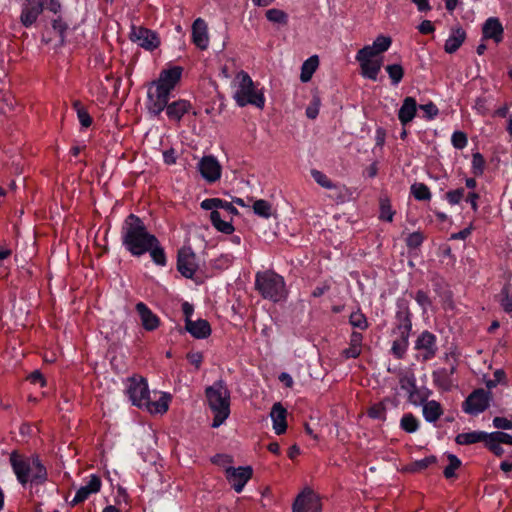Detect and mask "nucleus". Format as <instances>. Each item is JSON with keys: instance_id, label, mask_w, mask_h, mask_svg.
Returning <instances> with one entry per match:
<instances>
[{"instance_id": "f257e3e1", "label": "nucleus", "mask_w": 512, "mask_h": 512, "mask_svg": "<svg viewBox=\"0 0 512 512\" xmlns=\"http://www.w3.org/2000/svg\"><path fill=\"white\" fill-rule=\"evenodd\" d=\"M182 71L180 66L163 70L158 79L150 83L147 92V108L151 114L159 116L166 109L170 120L180 122L182 117L190 111L192 106L187 100L180 99L168 103L172 91L181 79Z\"/></svg>"}, {"instance_id": "f03ea898", "label": "nucleus", "mask_w": 512, "mask_h": 512, "mask_svg": "<svg viewBox=\"0 0 512 512\" xmlns=\"http://www.w3.org/2000/svg\"><path fill=\"white\" fill-rule=\"evenodd\" d=\"M123 230V244L135 256L145 254L158 243V239L148 233L143 221L134 214L127 217Z\"/></svg>"}, {"instance_id": "7ed1b4c3", "label": "nucleus", "mask_w": 512, "mask_h": 512, "mask_svg": "<svg viewBox=\"0 0 512 512\" xmlns=\"http://www.w3.org/2000/svg\"><path fill=\"white\" fill-rule=\"evenodd\" d=\"M9 460L17 480L22 485L29 481L36 484L46 481L47 471L38 457L30 458L14 450L11 452Z\"/></svg>"}, {"instance_id": "20e7f679", "label": "nucleus", "mask_w": 512, "mask_h": 512, "mask_svg": "<svg viewBox=\"0 0 512 512\" xmlns=\"http://www.w3.org/2000/svg\"><path fill=\"white\" fill-rule=\"evenodd\" d=\"M205 396L209 408L214 414L212 427L217 428L230 415V391L223 380H218L213 385L206 387Z\"/></svg>"}, {"instance_id": "39448f33", "label": "nucleus", "mask_w": 512, "mask_h": 512, "mask_svg": "<svg viewBox=\"0 0 512 512\" xmlns=\"http://www.w3.org/2000/svg\"><path fill=\"white\" fill-rule=\"evenodd\" d=\"M255 287L265 299L274 302L285 296V282L283 277L273 271L258 272L255 279Z\"/></svg>"}, {"instance_id": "423d86ee", "label": "nucleus", "mask_w": 512, "mask_h": 512, "mask_svg": "<svg viewBox=\"0 0 512 512\" xmlns=\"http://www.w3.org/2000/svg\"><path fill=\"white\" fill-rule=\"evenodd\" d=\"M236 79L238 80V89L235 92L234 99L240 107L248 104L254 105L257 108L263 109L265 105V98L262 92L255 89L254 82L245 71H240Z\"/></svg>"}, {"instance_id": "0eeeda50", "label": "nucleus", "mask_w": 512, "mask_h": 512, "mask_svg": "<svg viewBox=\"0 0 512 512\" xmlns=\"http://www.w3.org/2000/svg\"><path fill=\"white\" fill-rule=\"evenodd\" d=\"M127 394L133 405L143 408V401L149 395L146 379L137 375L128 378Z\"/></svg>"}, {"instance_id": "6e6552de", "label": "nucleus", "mask_w": 512, "mask_h": 512, "mask_svg": "<svg viewBox=\"0 0 512 512\" xmlns=\"http://www.w3.org/2000/svg\"><path fill=\"white\" fill-rule=\"evenodd\" d=\"M197 269L196 255L191 247H182L178 251L177 270L185 278L192 279Z\"/></svg>"}, {"instance_id": "1a4fd4ad", "label": "nucleus", "mask_w": 512, "mask_h": 512, "mask_svg": "<svg viewBox=\"0 0 512 512\" xmlns=\"http://www.w3.org/2000/svg\"><path fill=\"white\" fill-rule=\"evenodd\" d=\"M253 469L251 466L245 467H227L225 469V476L231 487L237 492L240 493L245 484L252 478Z\"/></svg>"}, {"instance_id": "9d476101", "label": "nucleus", "mask_w": 512, "mask_h": 512, "mask_svg": "<svg viewBox=\"0 0 512 512\" xmlns=\"http://www.w3.org/2000/svg\"><path fill=\"white\" fill-rule=\"evenodd\" d=\"M372 57L374 56L370 48L363 47L357 52L356 60L360 63L362 75L371 80H376L381 69V62L371 60Z\"/></svg>"}, {"instance_id": "9b49d317", "label": "nucleus", "mask_w": 512, "mask_h": 512, "mask_svg": "<svg viewBox=\"0 0 512 512\" xmlns=\"http://www.w3.org/2000/svg\"><path fill=\"white\" fill-rule=\"evenodd\" d=\"M130 39L133 42H137L141 47L146 50H154L160 45V40L157 34L142 26H132Z\"/></svg>"}, {"instance_id": "f8f14e48", "label": "nucleus", "mask_w": 512, "mask_h": 512, "mask_svg": "<svg viewBox=\"0 0 512 512\" xmlns=\"http://www.w3.org/2000/svg\"><path fill=\"white\" fill-rule=\"evenodd\" d=\"M489 406L488 393L480 388L474 390L463 402V410L468 414H479Z\"/></svg>"}, {"instance_id": "ddd939ff", "label": "nucleus", "mask_w": 512, "mask_h": 512, "mask_svg": "<svg viewBox=\"0 0 512 512\" xmlns=\"http://www.w3.org/2000/svg\"><path fill=\"white\" fill-rule=\"evenodd\" d=\"M321 503L313 490L305 489L294 501L293 512H320Z\"/></svg>"}, {"instance_id": "4468645a", "label": "nucleus", "mask_w": 512, "mask_h": 512, "mask_svg": "<svg viewBox=\"0 0 512 512\" xmlns=\"http://www.w3.org/2000/svg\"><path fill=\"white\" fill-rule=\"evenodd\" d=\"M198 170L208 183H214L220 179L222 167L214 156L207 155L199 161Z\"/></svg>"}, {"instance_id": "2eb2a0df", "label": "nucleus", "mask_w": 512, "mask_h": 512, "mask_svg": "<svg viewBox=\"0 0 512 512\" xmlns=\"http://www.w3.org/2000/svg\"><path fill=\"white\" fill-rule=\"evenodd\" d=\"M415 349L423 351V361L432 359L437 352L436 337L429 331L422 332L415 343Z\"/></svg>"}, {"instance_id": "dca6fc26", "label": "nucleus", "mask_w": 512, "mask_h": 512, "mask_svg": "<svg viewBox=\"0 0 512 512\" xmlns=\"http://www.w3.org/2000/svg\"><path fill=\"white\" fill-rule=\"evenodd\" d=\"M43 12V0H26L22 7L20 22L25 27L34 24Z\"/></svg>"}, {"instance_id": "f3484780", "label": "nucleus", "mask_w": 512, "mask_h": 512, "mask_svg": "<svg viewBox=\"0 0 512 512\" xmlns=\"http://www.w3.org/2000/svg\"><path fill=\"white\" fill-rule=\"evenodd\" d=\"M135 308L139 314L142 326L145 330L154 331L159 327L160 319L148 308L145 303L139 302L136 304Z\"/></svg>"}, {"instance_id": "a211bd4d", "label": "nucleus", "mask_w": 512, "mask_h": 512, "mask_svg": "<svg viewBox=\"0 0 512 512\" xmlns=\"http://www.w3.org/2000/svg\"><path fill=\"white\" fill-rule=\"evenodd\" d=\"M100 488L101 479L96 475H92L90 477L89 482L85 486H82L77 490L76 495L71 501V505L76 506L84 502L90 496V494L97 493L100 490Z\"/></svg>"}, {"instance_id": "6ab92c4d", "label": "nucleus", "mask_w": 512, "mask_h": 512, "mask_svg": "<svg viewBox=\"0 0 512 512\" xmlns=\"http://www.w3.org/2000/svg\"><path fill=\"white\" fill-rule=\"evenodd\" d=\"M185 329L197 339H205L211 335V326L207 320L192 321L185 319Z\"/></svg>"}, {"instance_id": "aec40b11", "label": "nucleus", "mask_w": 512, "mask_h": 512, "mask_svg": "<svg viewBox=\"0 0 512 512\" xmlns=\"http://www.w3.org/2000/svg\"><path fill=\"white\" fill-rule=\"evenodd\" d=\"M192 38L193 43L200 48L201 50H205L208 46V34H207V25L205 21L201 18H198L194 21L192 25Z\"/></svg>"}, {"instance_id": "412c9836", "label": "nucleus", "mask_w": 512, "mask_h": 512, "mask_svg": "<svg viewBox=\"0 0 512 512\" xmlns=\"http://www.w3.org/2000/svg\"><path fill=\"white\" fill-rule=\"evenodd\" d=\"M270 416L273 420V428L277 435L285 433L287 429V410L282 406L280 402L275 403L272 406Z\"/></svg>"}, {"instance_id": "4be33fe9", "label": "nucleus", "mask_w": 512, "mask_h": 512, "mask_svg": "<svg viewBox=\"0 0 512 512\" xmlns=\"http://www.w3.org/2000/svg\"><path fill=\"white\" fill-rule=\"evenodd\" d=\"M485 39H493L499 43L503 39V27L498 18L491 17L486 20L482 28Z\"/></svg>"}, {"instance_id": "5701e85b", "label": "nucleus", "mask_w": 512, "mask_h": 512, "mask_svg": "<svg viewBox=\"0 0 512 512\" xmlns=\"http://www.w3.org/2000/svg\"><path fill=\"white\" fill-rule=\"evenodd\" d=\"M455 371V365H452L450 369L441 368L434 371L432 374L434 384L444 391L450 390L452 387L451 376L454 374Z\"/></svg>"}, {"instance_id": "b1692460", "label": "nucleus", "mask_w": 512, "mask_h": 512, "mask_svg": "<svg viewBox=\"0 0 512 512\" xmlns=\"http://www.w3.org/2000/svg\"><path fill=\"white\" fill-rule=\"evenodd\" d=\"M417 112V103L413 97H406L398 111V118L403 126L410 123Z\"/></svg>"}, {"instance_id": "393cba45", "label": "nucleus", "mask_w": 512, "mask_h": 512, "mask_svg": "<svg viewBox=\"0 0 512 512\" xmlns=\"http://www.w3.org/2000/svg\"><path fill=\"white\" fill-rule=\"evenodd\" d=\"M466 39V32L460 26L452 29V34L446 40L444 50L446 53L452 54L456 52Z\"/></svg>"}, {"instance_id": "a878e982", "label": "nucleus", "mask_w": 512, "mask_h": 512, "mask_svg": "<svg viewBox=\"0 0 512 512\" xmlns=\"http://www.w3.org/2000/svg\"><path fill=\"white\" fill-rule=\"evenodd\" d=\"M201 208L204 210H217L224 209L229 214L237 215L238 210L233 206L232 203L224 201L220 198H208L201 202Z\"/></svg>"}, {"instance_id": "bb28decb", "label": "nucleus", "mask_w": 512, "mask_h": 512, "mask_svg": "<svg viewBox=\"0 0 512 512\" xmlns=\"http://www.w3.org/2000/svg\"><path fill=\"white\" fill-rule=\"evenodd\" d=\"M363 335L360 332H352L350 336L349 347L342 351L345 358H357L362 351Z\"/></svg>"}, {"instance_id": "cd10ccee", "label": "nucleus", "mask_w": 512, "mask_h": 512, "mask_svg": "<svg viewBox=\"0 0 512 512\" xmlns=\"http://www.w3.org/2000/svg\"><path fill=\"white\" fill-rule=\"evenodd\" d=\"M488 433L483 431H473L467 433H460L456 436L455 442L459 445H470L478 442H484L487 439Z\"/></svg>"}, {"instance_id": "c85d7f7f", "label": "nucleus", "mask_w": 512, "mask_h": 512, "mask_svg": "<svg viewBox=\"0 0 512 512\" xmlns=\"http://www.w3.org/2000/svg\"><path fill=\"white\" fill-rule=\"evenodd\" d=\"M396 319L398 321L397 328L400 334H410L412 328L411 314L407 306L401 308L396 313Z\"/></svg>"}, {"instance_id": "c756f323", "label": "nucleus", "mask_w": 512, "mask_h": 512, "mask_svg": "<svg viewBox=\"0 0 512 512\" xmlns=\"http://www.w3.org/2000/svg\"><path fill=\"white\" fill-rule=\"evenodd\" d=\"M318 66L319 57L317 55H313L305 60L301 67L300 80L304 83L310 81Z\"/></svg>"}, {"instance_id": "7c9ffc66", "label": "nucleus", "mask_w": 512, "mask_h": 512, "mask_svg": "<svg viewBox=\"0 0 512 512\" xmlns=\"http://www.w3.org/2000/svg\"><path fill=\"white\" fill-rule=\"evenodd\" d=\"M442 407L435 400L428 401L423 406V415L428 422H435L442 415Z\"/></svg>"}, {"instance_id": "2f4dec72", "label": "nucleus", "mask_w": 512, "mask_h": 512, "mask_svg": "<svg viewBox=\"0 0 512 512\" xmlns=\"http://www.w3.org/2000/svg\"><path fill=\"white\" fill-rule=\"evenodd\" d=\"M210 221L219 232L225 234H232L234 232V227L231 222L223 220L217 210L211 211Z\"/></svg>"}, {"instance_id": "473e14b6", "label": "nucleus", "mask_w": 512, "mask_h": 512, "mask_svg": "<svg viewBox=\"0 0 512 512\" xmlns=\"http://www.w3.org/2000/svg\"><path fill=\"white\" fill-rule=\"evenodd\" d=\"M143 402H145L143 403V407H145L152 414H163L168 410V401L165 396H162L157 401H151L148 395Z\"/></svg>"}, {"instance_id": "72a5a7b5", "label": "nucleus", "mask_w": 512, "mask_h": 512, "mask_svg": "<svg viewBox=\"0 0 512 512\" xmlns=\"http://www.w3.org/2000/svg\"><path fill=\"white\" fill-rule=\"evenodd\" d=\"M379 208L381 220L392 222L395 211L392 209L391 201L387 195H382L379 199Z\"/></svg>"}, {"instance_id": "f704fd0d", "label": "nucleus", "mask_w": 512, "mask_h": 512, "mask_svg": "<svg viewBox=\"0 0 512 512\" xmlns=\"http://www.w3.org/2000/svg\"><path fill=\"white\" fill-rule=\"evenodd\" d=\"M392 43V40L388 36L379 35L373 42V45H367L366 47L370 48V51L373 53V56H377L385 51H387Z\"/></svg>"}, {"instance_id": "c9c22d12", "label": "nucleus", "mask_w": 512, "mask_h": 512, "mask_svg": "<svg viewBox=\"0 0 512 512\" xmlns=\"http://www.w3.org/2000/svg\"><path fill=\"white\" fill-rule=\"evenodd\" d=\"M72 106L75 109L79 122L84 128L91 126L93 120L80 100H74Z\"/></svg>"}, {"instance_id": "e433bc0d", "label": "nucleus", "mask_w": 512, "mask_h": 512, "mask_svg": "<svg viewBox=\"0 0 512 512\" xmlns=\"http://www.w3.org/2000/svg\"><path fill=\"white\" fill-rule=\"evenodd\" d=\"M408 334H400V337L394 340L392 345V353L397 359H402L408 347Z\"/></svg>"}, {"instance_id": "4c0bfd02", "label": "nucleus", "mask_w": 512, "mask_h": 512, "mask_svg": "<svg viewBox=\"0 0 512 512\" xmlns=\"http://www.w3.org/2000/svg\"><path fill=\"white\" fill-rule=\"evenodd\" d=\"M253 211L260 217L269 218L272 215V205L264 199L256 200L253 203Z\"/></svg>"}, {"instance_id": "58836bf2", "label": "nucleus", "mask_w": 512, "mask_h": 512, "mask_svg": "<svg viewBox=\"0 0 512 512\" xmlns=\"http://www.w3.org/2000/svg\"><path fill=\"white\" fill-rule=\"evenodd\" d=\"M411 194L420 201L430 200L431 193L429 188L423 183H415L411 186Z\"/></svg>"}, {"instance_id": "ea45409f", "label": "nucleus", "mask_w": 512, "mask_h": 512, "mask_svg": "<svg viewBox=\"0 0 512 512\" xmlns=\"http://www.w3.org/2000/svg\"><path fill=\"white\" fill-rule=\"evenodd\" d=\"M437 458L434 455L425 457L424 459L417 460L410 464V466L407 468L410 472H420L428 468L430 465L436 463Z\"/></svg>"}, {"instance_id": "a19ab883", "label": "nucleus", "mask_w": 512, "mask_h": 512, "mask_svg": "<svg viewBox=\"0 0 512 512\" xmlns=\"http://www.w3.org/2000/svg\"><path fill=\"white\" fill-rule=\"evenodd\" d=\"M400 426L404 431L413 433L418 429L419 423L413 414L408 413L402 417Z\"/></svg>"}, {"instance_id": "79ce46f5", "label": "nucleus", "mask_w": 512, "mask_h": 512, "mask_svg": "<svg viewBox=\"0 0 512 512\" xmlns=\"http://www.w3.org/2000/svg\"><path fill=\"white\" fill-rule=\"evenodd\" d=\"M385 69L394 85H397L402 80L404 69L400 64L387 65Z\"/></svg>"}, {"instance_id": "37998d69", "label": "nucleus", "mask_w": 512, "mask_h": 512, "mask_svg": "<svg viewBox=\"0 0 512 512\" xmlns=\"http://www.w3.org/2000/svg\"><path fill=\"white\" fill-rule=\"evenodd\" d=\"M367 415L370 418L384 421L386 419V407L384 401L372 405L367 410Z\"/></svg>"}, {"instance_id": "c03bdc74", "label": "nucleus", "mask_w": 512, "mask_h": 512, "mask_svg": "<svg viewBox=\"0 0 512 512\" xmlns=\"http://www.w3.org/2000/svg\"><path fill=\"white\" fill-rule=\"evenodd\" d=\"M486 161L483 155L479 152L472 155V172L475 176H480L484 173Z\"/></svg>"}, {"instance_id": "a18cd8bd", "label": "nucleus", "mask_w": 512, "mask_h": 512, "mask_svg": "<svg viewBox=\"0 0 512 512\" xmlns=\"http://www.w3.org/2000/svg\"><path fill=\"white\" fill-rule=\"evenodd\" d=\"M449 465L445 467L443 474L447 479L455 476V470L461 466V461L453 454L448 455Z\"/></svg>"}, {"instance_id": "49530a36", "label": "nucleus", "mask_w": 512, "mask_h": 512, "mask_svg": "<svg viewBox=\"0 0 512 512\" xmlns=\"http://www.w3.org/2000/svg\"><path fill=\"white\" fill-rule=\"evenodd\" d=\"M311 175L313 179L323 188L333 189L336 188V185L321 171L313 169L311 171Z\"/></svg>"}, {"instance_id": "de8ad7c7", "label": "nucleus", "mask_w": 512, "mask_h": 512, "mask_svg": "<svg viewBox=\"0 0 512 512\" xmlns=\"http://www.w3.org/2000/svg\"><path fill=\"white\" fill-rule=\"evenodd\" d=\"M52 28L58 33L60 45L65 43V33L68 29V24L59 16L52 21Z\"/></svg>"}, {"instance_id": "09e8293b", "label": "nucleus", "mask_w": 512, "mask_h": 512, "mask_svg": "<svg viewBox=\"0 0 512 512\" xmlns=\"http://www.w3.org/2000/svg\"><path fill=\"white\" fill-rule=\"evenodd\" d=\"M266 18L270 22L286 24L287 23V14L280 9H269L266 11Z\"/></svg>"}, {"instance_id": "8fccbe9b", "label": "nucleus", "mask_w": 512, "mask_h": 512, "mask_svg": "<svg viewBox=\"0 0 512 512\" xmlns=\"http://www.w3.org/2000/svg\"><path fill=\"white\" fill-rule=\"evenodd\" d=\"M153 259V261L157 265L164 266L166 264V256L164 249L160 247L159 242L152 246V248L148 251Z\"/></svg>"}, {"instance_id": "3c124183", "label": "nucleus", "mask_w": 512, "mask_h": 512, "mask_svg": "<svg viewBox=\"0 0 512 512\" xmlns=\"http://www.w3.org/2000/svg\"><path fill=\"white\" fill-rule=\"evenodd\" d=\"M349 322L353 327H357L362 330H365L368 327L367 319L360 311L351 313Z\"/></svg>"}, {"instance_id": "603ef678", "label": "nucleus", "mask_w": 512, "mask_h": 512, "mask_svg": "<svg viewBox=\"0 0 512 512\" xmlns=\"http://www.w3.org/2000/svg\"><path fill=\"white\" fill-rule=\"evenodd\" d=\"M464 194H465V189L461 187V188H457L455 190H450V191L446 192L445 197L451 205H456V204L460 203V201L463 199Z\"/></svg>"}, {"instance_id": "864d4df0", "label": "nucleus", "mask_w": 512, "mask_h": 512, "mask_svg": "<svg viewBox=\"0 0 512 512\" xmlns=\"http://www.w3.org/2000/svg\"><path fill=\"white\" fill-rule=\"evenodd\" d=\"M486 448L491 451L495 456L501 457L504 454V449L501 447L499 442L492 440V436L488 433L487 439L485 440Z\"/></svg>"}, {"instance_id": "5fc2aeb1", "label": "nucleus", "mask_w": 512, "mask_h": 512, "mask_svg": "<svg viewBox=\"0 0 512 512\" xmlns=\"http://www.w3.org/2000/svg\"><path fill=\"white\" fill-rule=\"evenodd\" d=\"M400 387L407 391L408 393H410V397H412L413 393L416 391V385H415V380L413 377H409V376H403L400 378Z\"/></svg>"}, {"instance_id": "6e6d98bb", "label": "nucleus", "mask_w": 512, "mask_h": 512, "mask_svg": "<svg viewBox=\"0 0 512 512\" xmlns=\"http://www.w3.org/2000/svg\"><path fill=\"white\" fill-rule=\"evenodd\" d=\"M451 140L456 149H463L467 145V136L461 131H455Z\"/></svg>"}, {"instance_id": "4d7b16f0", "label": "nucleus", "mask_w": 512, "mask_h": 512, "mask_svg": "<svg viewBox=\"0 0 512 512\" xmlns=\"http://www.w3.org/2000/svg\"><path fill=\"white\" fill-rule=\"evenodd\" d=\"M419 108L424 112V117L428 120L434 119L439 113L437 106L433 102L420 105Z\"/></svg>"}, {"instance_id": "13d9d810", "label": "nucleus", "mask_w": 512, "mask_h": 512, "mask_svg": "<svg viewBox=\"0 0 512 512\" xmlns=\"http://www.w3.org/2000/svg\"><path fill=\"white\" fill-rule=\"evenodd\" d=\"M423 239L424 237L420 232H413L407 237L406 244L409 248H417L422 244Z\"/></svg>"}, {"instance_id": "bf43d9fd", "label": "nucleus", "mask_w": 512, "mask_h": 512, "mask_svg": "<svg viewBox=\"0 0 512 512\" xmlns=\"http://www.w3.org/2000/svg\"><path fill=\"white\" fill-rule=\"evenodd\" d=\"M492 436V440L499 442L500 444L512 445V436L501 431L489 433Z\"/></svg>"}, {"instance_id": "052dcab7", "label": "nucleus", "mask_w": 512, "mask_h": 512, "mask_svg": "<svg viewBox=\"0 0 512 512\" xmlns=\"http://www.w3.org/2000/svg\"><path fill=\"white\" fill-rule=\"evenodd\" d=\"M320 99L314 97L311 104L306 109V115L310 119H315L319 113Z\"/></svg>"}, {"instance_id": "680f3d73", "label": "nucleus", "mask_w": 512, "mask_h": 512, "mask_svg": "<svg viewBox=\"0 0 512 512\" xmlns=\"http://www.w3.org/2000/svg\"><path fill=\"white\" fill-rule=\"evenodd\" d=\"M501 293L503 295L501 305L504 311L507 313L512 312V297L509 295V289L507 287H504Z\"/></svg>"}, {"instance_id": "e2e57ef3", "label": "nucleus", "mask_w": 512, "mask_h": 512, "mask_svg": "<svg viewBox=\"0 0 512 512\" xmlns=\"http://www.w3.org/2000/svg\"><path fill=\"white\" fill-rule=\"evenodd\" d=\"M493 425L497 429L510 430L512 429V421L505 417H495L493 419Z\"/></svg>"}, {"instance_id": "0e129e2a", "label": "nucleus", "mask_w": 512, "mask_h": 512, "mask_svg": "<svg viewBox=\"0 0 512 512\" xmlns=\"http://www.w3.org/2000/svg\"><path fill=\"white\" fill-rule=\"evenodd\" d=\"M61 3L59 0H43V10L47 9L54 14H58L61 11Z\"/></svg>"}, {"instance_id": "69168bd1", "label": "nucleus", "mask_w": 512, "mask_h": 512, "mask_svg": "<svg viewBox=\"0 0 512 512\" xmlns=\"http://www.w3.org/2000/svg\"><path fill=\"white\" fill-rule=\"evenodd\" d=\"M27 379L32 383V384H40L41 387H44L46 385V380L43 376V374L39 371V370H35L33 371L28 377Z\"/></svg>"}, {"instance_id": "338daca9", "label": "nucleus", "mask_w": 512, "mask_h": 512, "mask_svg": "<svg viewBox=\"0 0 512 512\" xmlns=\"http://www.w3.org/2000/svg\"><path fill=\"white\" fill-rule=\"evenodd\" d=\"M415 300L423 308L427 307L428 305H431V300H430L428 294L422 290L417 291Z\"/></svg>"}, {"instance_id": "774afa93", "label": "nucleus", "mask_w": 512, "mask_h": 512, "mask_svg": "<svg viewBox=\"0 0 512 512\" xmlns=\"http://www.w3.org/2000/svg\"><path fill=\"white\" fill-rule=\"evenodd\" d=\"M187 359L198 369L203 361V355L200 352H190L187 354Z\"/></svg>"}]
</instances>
